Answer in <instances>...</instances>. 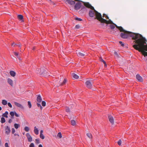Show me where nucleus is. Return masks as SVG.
Wrapping results in <instances>:
<instances>
[{
  "instance_id": "obj_1",
  "label": "nucleus",
  "mask_w": 147,
  "mask_h": 147,
  "mask_svg": "<svg viewBox=\"0 0 147 147\" xmlns=\"http://www.w3.org/2000/svg\"><path fill=\"white\" fill-rule=\"evenodd\" d=\"M114 25L121 32H123L120 34V36L121 37L125 39L127 38L129 36L131 37L133 39L135 40L134 42H135L136 44L133 45L134 48L136 50H141V49H139V47L143 48V42L146 41V39L144 38L143 37L141 34L127 31L124 30L122 27L118 26L115 24Z\"/></svg>"
},
{
  "instance_id": "obj_2",
  "label": "nucleus",
  "mask_w": 147,
  "mask_h": 147,
  "mask_svg": "<svg viewBox=\"0 0 147 147\" xmlns=\"http://www.w3.org/2000/svg\"><path fill=\"white\" fill-rule=\"evenodd\" d=\"M84 4L86 7L90 8L94 10V11L91 10H90L89 11V15L90 17H94V14H95L96 18L101 22L105 23L107 24H113V23L111 20L109 19V21H107V20L103 18L102 17V15L101 14L96 11L94 9V7L88 3H84Z\"/></svg>"
},
{
  "instance_id": "obj_3",
  "label": "nucleus",
  "mask_w": 147,
  "mask_h": 147,
  "mask_svg": "<svg viewBox=\"0 0 147 147\" xmlns=\"http://www.w3.org/2000/svg\"><path fill=\"white\" fill-rule=\"evenodd\" d=\"M146 41L147 40H146V41H143V46L142 49V48L139 47V49H141V50H137L141 52L143 55L144 56H147V52L144 51H147V44L146 45H145V44H146Z\"/></svg>"
},
{
  "instance_id": "obj_4",
  "label": "nucleus",
  "mask_w": 147,
  "mask_h": 147,
  "mask_svg": "<svg viewBox=\"0 0 147 147\" xmlns=\"http://www.w3.org/2000/svg\"><path fill=\"white\" fill-rule=\"evenodd\" d=\"M5 133L8 135L11 131L10 128L8 126H6L5 127Z\"/></svg>"
},
{
  "instance_id": "obj_5",
  "label": "nucleus",
  "mask_w": 147,
  "mask_h": 147,
  "mask_svg": "<svg viewBox=\"0 0 147 147\" xmlns=\"http://www.w3.org/2000/svg\"><path fill=\"white\" fill-rule=\"evenodd\" d=\"M81 6V4L80 2H77L75 4L74 6V9L76 10L79 9Z\"/></svg>"
},
{
  "instance_id": "obj_6",
  "label": "nucleus",
  "mask_w": 147,
  "mask_h": 147,
  "mask_svg": "<svg viewBox=\"0 0 147 147\" xmlns=\"http://www.w3.org/2000/svg\"><path fill=\"white\" fill-rule=\"evenodd\" d=\"M86 86L89 88H91L92 87V83L90 80H88L86 82Z\"/></svg>"
},
{
  "instance_id": "obj_7",
  "label": "nucleus",
  "mask_w": 147,
  "mask_h": 147,
  "mask_svg": "<svg viewBox=\"0 0 147 147\" xmlns=\"http://www.w3.org/2000/svg\"><path fill=\"white\" fill-rule=\"evenodd\" d=\"M26 136L28 142H31L32 141V138L29 133H27L26 134Z\"/></svg>"
},
{
  "instance_id": "obj_8",
  "label": "nucleus",
  "mask_w": 147,
  "mask_h": 147,
  "mask_svg": "<svg viewBox=\"0 0 147 147\" xmlns=\"http://www.w3.org/2000/svg\"><path fill=\"white\" fill-rule=\"evenodd\" d=\"M15 105L17 106V107L23 109H24V107L23 106L20 104L19 103L16 102H14Z\"/></svg>"
},
{
  "instance_id": "obj_9",
  "label": "nucleus",
  "mask_w": 147,
  "mask_h": 147,
  "mask_svg": "<svg viewBox=\"0 0 147 147\" xmlns=\"http://www.w3.org/2000/svg\"><path fill=\"white\" fill-rule=\"evenodd\" d=\"M108 118L111 123L112 124H113L114 123V121L113 117L111 115H109L108 116Z\"/></svg>"
},
{
  "instance_id": "obj_10",
  "label": "nucleus",
  "mask_w": 147,
  "mask_h": 147,
  "mask_svg": "<svg viewBox=\"0 0 147 147\" xmlns=\"http://www.w3.org/2000/svg\"><path fill=\"white\" fill-rule=\"evenodd\" d=\"M136 78L137 80L140 82H142L143 80L142 78L139 75L137 74L136 75Z\"/></svg>"
},
{
  "instance_id": "obj_11",
  "label": "nucleus",
  "mask_w": 147,
  "mask_h": 147,
  "mask_svg": "<svg viewBox=\"0 0 147 147\" xmlns=\"http://www.w3.org/2000/svg\"><path fill=\"white\" fill-rule=\"evenodd\" d=\"M40 71V69L37 68L36 71V72L37 74H39L40 75H42L44 73V71Z\"/></svg>"
},
{
  "instance_id": "obj_12",
  "label": "nucleus",
  "mask_w": 147,
  "mask_h": 147,
  "mask_svg": "<svg viewBox=\"0 0 147 147\" xmlns=\"http://www.w3.org/2000/svg\"><path fill=\"white\" fill-rule=\"evenodd\" d=\"M66 1L68 3H69L71 5H74L75 3V2L72 0H67Z\"/></svg>"
},
{
  "instance_id": "obj_13",
  "label": "nucleus",
  "mask_w": 147,
  "mask_h": 147,
  "mask_svg": "<svg viewBox=\"0 0 147 147\" xmlns=\"http://www.w3.org/2000/svg\"><path fill=\"white\" fill-rule=\"evenodd\" d=\"M42 98L39 95L37 97V101L38 102L40 103L42 101Z\"/></svg>"
},
{
  "instance_id": "obj_14",
  "label": "nucleus",
  "mask_w": 147,
  "mask_h": 147,
  "mask_svg": "<svg viewBox=\"0 0 147 147\" xmlns=\"http://www.w3.org/2000/svg\"><path fill=\"white\" fill-rule=\"evenodd\" d=\"M7 82L8 83L11 85V86H12L13 85V81L10 78H8L7 79Z\"/></svg>"
},
{
  "instance_id": "obj_15",
  "label": "nucleus",
  "mask_w": 147,
  "mask_h": 147,
  "mask_svg": "<svg viewBox=\"0 0 147 147\" xmlns=\"http://www.w3.org/2000/svg\"><path fill=\"white\" fill-rule=\"evenodd\" d=\"M34 133L36 135H38L39 133L38 130V129L37 128H36V126H35L34 127Z\"/></svg>"
},
{
  "instance_id": "obj_16",
  "label": "nucleus",
  "mask_w": 147,
  "mask_h": 147,
  "mask_svg": "<svg viewBox=\"0 0 147 147\" xmlns=\"http://www.w3.org/2000/svg\"><path fill=\"white\" fill-rule=\"evenodd\" d=\"M78 56L80 57H84L85 54H84L81 53L80 52H78L77 53Z\"/></svg>"
},
{
  "instance_id": "obj_17",
  "label": "nucleus",
  "mask_w": 147,
  "mask_h": 147,
  "mask_svg": "<svg viewBox=\"0 0 147 147\" xmlns=\"http://www.w3.org/2000/svg\"><path fill=\"white\" fill-rule=\"evenodd\" d=\"M9 73L11 76L12 77H14L16 75L15 72L13 71H10Z\"/></svg>"
},
{
  "instance_id": "obj_18",
  "label": "nucleus",
  "mask_w": 147,
  "mask_h": 147,
  "mask_svg": "<svg viewBox=\"0 0 147 147\" xmlns=\"http://www.w3.org/2000/svg\"><path fill=\"white\" fill-rule=\"evenodd\" d=\"M8 113L7 111H6L5 113H3L2 115V116L3 117H5L6 118H7L8 117Z\"/></svg>"
},
{
  "instance_id": "obj_19",
  "label": "nucleus",
  "mask_w": 147,
  "mask_h": 147,
  "mask_svg": "<svg viewBox=\"0 0 147 147\" xmlns=\"http://www.w3.org/2000/svg\"><path fill=\"white\" fill-rule=\"evenodd\" d=\"M87 136L90 139L92 138V136L91 134L90 133H87L86 134Z\"/></svg>"
},
{
  "instance_id": "obj_20",
  "label": "nucleus",
  "mask_w": 147,
  "mask_h": 147,
  "mask_svg": "<svg viewBox=\"0 0 147 147\" xmlns=\"http://www.w3.org/2000/svg\"><path fill=\"white\" fill-rule=\"evenodd\" d=\"M100 61L102 62L105 65V66H107V64L106 63V62L103 60L101 57L100 58Z\"/></svg>"
},
{
  "instance_id": "obj_21",
  "label": "nucleus",
  "mask_w": 147,
  "mask_h": 147,
  "mask_svg": "<svg viewBox=\"0 0 147 147\" xmlns=\"http://www.w3.org/2000/svg\"><path fill=\"white\" fill-rule=\"evenodd\" d=\"M7 101H6V100H2V103L3 105H5L7 104Z\"/></svg>"
},
{
  "instance_id": "obj_22",
  "label": "nucleus",
  "mask_w": 147,
  "mask_h": 147,
  "mask_svg": "<svg viewBox=\"0 0 147 147\" xmlns=\"http://www.w3.org/2000/svg\"><path fill=\"white\" fill-rule=\"evenodd\" d=\"M72 76L75 79H78L79 78V76L76 74L74 73L72 74Z\"/></svg>"
},
{
  "instance_id": "obj_23",
  "label": "nucleus",
  "mask_w": 147,
  "mask_h": 147,
  "mask_svg": "<svg viewBox=\"0 0 147 147\" xmlns=\"http://www.w3.org/2000/svg\"><path fill=\"white\" fill-rule=\"evenodd\" d=\"M10 114L11 116V118L12 119L13 118V116L15 115V113H14L13 111H11L10 113Z\"/></svg>"
},
{
  "instance_id": "obj_24",
  "label": "nucleus",
  "mask_w": 147,
  "mask_h": 147,
  "mask_svg": "<svg viewBox=\"0 0 147 147\" xmlns=\"http://www.w3.org/2000/svg\"><path fill=\"white\" fill-rule=\"evenodd\" d=\"M14 126L16 129H17L19 127H20V125L19 124L15 123L14 125Z\"/></svg>"
},
{
  "instance_id": "obj_25",
  "label": "nucleus",
  "mask_w": 147,
  "mask_h": 147,
  "mask_svg": "<svg viewBox=\"0 0 147 147\" xmlns=\"http://www.w3.org/2000/svg\"><path fill=\"white\" fill-rule=\"evenodd\" d=\"M18 17L20 20H22L23 19V16L21 15H19L18 16Z\"/></svg>"
},
{
  "instance_id": "obj_26",
  "label": "nucleus",
  "mask_w": 147,
  "mask_h": 147,
  "mask_svg": "<svg viewBox=\"0 0 147 147\" xmlns=\"http://www.w3.org/2000/svg\"><path fill=\"white\" fill-rule=\"evenodd\" d=\"M5 122V118L3 117H2L1 119V123H3Z\"/></svg>"
},
{
  "instance_id": "obj_27",
  "label": "nucleus",
  "mask_w": 147,
  "mask_h": 147,
  "mask_svg": "<svg viewBox=\"0 0 147 147\" xmlns=\"http://www.w3.org/2000/svg\"><path fill=\"white\" fill-rule=\"evenodd\" d=\"M67 82V80H66V79H65L63 81V82L62 83H61L60 82H59V84H60V85H63L64 84H65L66 82Z\"/></svg>"
},
{
  "instance_id": "obj_28",
  "label": "nucleus",
  "mask_w": 147,
  "mask_h": 147,
  "mask_svg": "<svg viewBox=\"0 0 147 147\" xmlns=\"http://www.w3.org/2000/svg\"><path fill=\"white\" fill-rule=\"evenodd\" d=\"M24 130L26 132H28L29 130V128L27 126H26L24 128Z\"/></svg>"
},
{
  "instance_id": "obj_29",
  "label": "nucleus",
  "mask_w": 147,
  "mask_h": 147,
  "mask_svg": "<svg viewBox=\"0 0 147 147\" xmlns=\"http://www.w3.org/2000/svg\"><path fill=\"white\" fill-rule=\"evenodd\" d=\"M71 125H74L76 124V122L74 120H71Z\"/></svg>"
},
{
  "instance_id": "obj_30",
  "label": "nucleus",
  "mask_w": 147,
  "mask_h": 147,
  "mask_svg": "<svg viewBox=\"0 0 147 147\" xmlns=\"http://www.w3.org/2000/svg\"><path fill=\"white\" fill-rule=\"evenodd\" d=\"M13 53H14V55L15 56H16L17 57H19V56H18L19 53H18L16 52H13Z\"/></svg>"
},
{
  "instance_id": "obj_31",
  "label": "nucleus",
  "mask_w": 147,
  "mask_h": 147,
  "mask_svg": "<svg viewBox=\"0 0 147 147\" xmlns=\"http://www.w3.org/2000/svg\"><path fill=\"white\" fill-rule=\"evenodd\" d=\"M37 106H38V107H40V109L42 110V106H41V105L39 104V103H37Z\"/></svg>"
},
{
  "instance_id": "obj_32",
  "label": "nucleus",
  "mask_w": 147,
  "mask_h": 147,
  "mask_svg": "<svg viewBox=\"0 0 147 147\" xmlns=\"http://www.w3.org/2000/svg\"><path fill=\"white\" fill-rule=\"evenodd\" d=\"M57 136L58 137H59L60 138H61L62 136L61 134V132H59L57 134Z\"/></svg>"
},
{
  "instance_id": "obj_33",
  "label": "nucleus",
  "mask_w": 147,
  "mask_h": 147,
  "mask_svg": "<svg viewBox=\"0 0 147 147\" xmlns=\"http://www.w3.org/2000/svg\"><path fill=\"white\" fill-rule=\"evenodd\" d=\"M40 138L42 139H43L45 138V136L43 134H40Z\"/></svg>"
},
{
  "instance_id": "obj_34",
  "label": "nucleus",
  "mask_w": 147,
  "mask_h": 147,
  "mask_svg": "<svg viewBox=\"0 0 147 147\" xmlns=\"http://www.w3.org/2000/svg\"><path fill=\"white\" fill-rule=\"evenodd\" d=\"M28 105L29 108H31L32 107V105L30 101H28Z\"/></svg>"
},
{
  "instance_id": "obj_35",
  "label": "nucleus",
  "mask_w": 147,
  "mask_h": 147,
  "mask_svg": "<svg viewBox=\"0 0 147 147\" xmlns=\"http://www.w3.org/2000/svg\"><path fill=\"white\" fill-rule=\"evenodd\" d=\"M75 20H78V21H82V20L80 18H75Z\"/></svg>"
},
{
  "instance_id": "obj_36",
  "label": "nucleus",
  "mask_w": 147,
  "mask_h": 147,
  "mask_svg": "<svg viewBox=\"0 0 147 147\" xmlns=\"http://www.w3.org/2000/svg\"><path fill=\"white\" fill-rule=\"evenodd\" d=\"M46 102L45 101H43L42 102V105L43 106H46Z\"/></svg>"
},
{
  "instance_id": "obj_37",
  "label": "nucleus",
  "mask_w": 147,
  "mask_h": 147,
  "mask_svg": "<svg viewBox=\"0 0 147 147\" xmlns=\"http://www.w3.org/2000/svg\"><path fill=\"white\" fill-rule=\"evenodd\" d=\"M117 143H118V144L119 146H121V140L120 139L119 140V141H118V142H117Z\"/></svg>"
},
{
  "instance_id": "obj_38",
  "label": "nucleus",
  "mask_w": 147,
  "mask_h": 147,
  "mask_svg": "<svg viewBox=\"0 0 147 147\" xmlns=\"http://www.w3.org/2000/svg\"><path fill=\"white\" fill-rule=\"evenodd\" d=\"M110 27L112 29H113L115 28V26L113 25H110Z\"/></svg>"
},
{
  "instance_id": "obj_39",
  "label": "nucleus",
  "mask_w": 147,
  "mask_h": 147,
  "mask_svg": "<svg viewBox=\"0 0 147 147\" xmlns=\"http://www.w3.org/2000/svg\"><path fill=\"white\" fill-rule=\"evenodd\" d=\"M66 111L67 113L70 112L69 109L68 107H66Z\"/></svg>"
},
{
  "instance_id": "obj_40",
  "label": "nucleus",
  "mask_w": 147,
  "mask_h": 147,
  "mask_svg": "<svg viewBox=\"0 0 147 147\" xmlns=\"http://www.w3.org/2000/svg\"><path fill=\"white\" fill-rule=\"evenodd\" d=\"M103 17H105L107 19H109V18L108 17V16L106 14H103Z\"/></svg>"
},
{
  "instance_id": "obj_41",
  "label": "nucleus",
  "mask_w": 147,
  "mask_h": 147,
  "mask_svg": "<svg viewBox=\"0 0 147 147\" xmlns=\"http://www.w3.org/2000/svg\"><path fill=\"white\" fill-rule=\"evenodd\" d=\"M35 141H36V143L37 144H39V143H40V141H39V139L38 138V139H36L35 140Z\"/></svg>"
},
{
  "instance_id": "obj_42",
  "label": "nucleus",
  "mask_w": 147,
  "mask_h": 147,
  "mask_svg": "<svg viewBox=\"0 0 147 147\" xmlns=\"http://www.w3.org/2000/svg\"><path fill=\"white\" fill-rule=\"evenodd\" d=\"M29 147H34V144L33 143H31L29 145Z\"/></svg>"
},
{
  "instance_id": "obj_43",
  "label": "nucleus",
  "mask_w": 147,
  "mask_h": 147,
  "mask_svg": "<svg viewBox=\"0 0 147 147\" xmlns=\"http://www.w3.org/2000/svg\"><path fill=\"white\" fill-rule=\"evenodd\" d=\"M119 43L120 45H121L122 47H124V44L122 43V42L120 41L119 42Z\"/></svg>"
},
{
  "instance_id": "obj_44",
  "label": "nucleus",
  "mask_w": 147,
  "mask_h": 147,
  "mask_svg": "<svg viewBox=\"0 0 147 147\" xmlns=\"http://www.w3.org/2000/svg\"><path fill=\"white\" fill-rule=\"evenodd\" d=\"M18 45L19 47H20L21 46V45L20 44L17 45V44H16L15 43H12V44L11 45H12V46H13V45Z\"/></svg>"
},
{
  "instance_id": "obj_45",
  "label": "nucleus",
  "mask_w": 147,
  "mask_h": 147,
  "mask_svg": "<svg viewBox=\"0 0 147 147\" xmlns=\"http://www.w3.org/2000/svg\"><path fill=\"white\" fill-rule=\"evenodd\" d=\"M8 105L10 108L12 107V106L10 102H8Z\"/></svg>"
},
{
  "instance_id": "obj_46",
  "label": "nucleus",
  "mask_w": 147,
  "mask_h": 147,
  "mask_svg": "<svg viewBox=\"0 0 147 147\" xmlns=\"http://www.w3.org/2000/svg\"><path fill=\"white\" fill-rule=\"evenodd\" d=\"M15 132V130L14 128H12V134H13Z\"/></svg>"
},
{
  "instance_id": "obj_47",
  "label": "nucleus",
  "mask_w": 147,
  "mask_h": 147,
  "mask_svg": "<svg viewBox=\"0 0 147 147\" xmlns=\"http://www.w3.org/2000/svg\"><path fill=\"white\" fill-rule=\"evenodd\" d=\"M14 115L16 117H19V115L18 114H17V113H16V112H15V115Z\"/></svg>"
},
{
  "instance_id": "obj_48",
  "label": "nucleus",
  "mask_w": 147,
  "mask_h": 147,
  "mask_svg": "<svg viewBox=\"0 0 147 147\" xmlns=\"http://www.w3.org/2000/svg\"><path fill=\"white\" fill-rule=\"evenodd\" d=\"M5 147H9L7 143V142L5 144Z\"/></svg>"
},
{
  "instance_id": "obj_49",
  "label": "nucleus",
  "mask_w": 147,
  "mask_h": 147,
  "mask_svg": "<svg viewBox=\"0 0 147 147\" xmlns=\"http://www.w3.org/2000/svg\"><path fill=\"white\" fill-rule=\"evenodd\" d=\"M75 27L76 28L78 29L80 28V26L79 25H76V26Z\"/></svg>"
},
{
  "instance_id": "obj_50",
  "label": "nucleus",
  "mask_w": 147,
  "mask_h": 147,
  "mask_svg": "<svg viewBox=\"0 0 147 147\" xmlns=\"http://www.w3.org/2000/svg\"><path fill=\"white\" fill-rule=\"evenodd\" d=\"M114 54L115 56H117V57H118V55L117 52H115Z\"/></svg>"
},
{
  "instance_id": "obj_51",
  "label": "nucleus",
  "mask_w": 147,
  "mask_h": 147,
  "mask_svg": "<svg viewBox=\"0 0 147 147\" xmlns=\"http://www.w3.org/2000/svg\"><path fill=\"white\" fill-rule=\"evenodd\" d=\"M40 71H44V73L45 72V69L43 68H42V69H40Z\"/></svg>"
},
{
  "instance_id": "obj_52",
  "label": "nucleus",
  "mask_w": 147,
  "mask_h": 147,
  "mask_svg": "<svg viewBox=\"0 0 147 147\" xmlns=\"http://www.w3.org/2000/svg\"><path fill=\"white\" fill-rule=\"evenodd\" d=\"M12 120L11 119H9V121H8V122L9 123H11V122H12Z\"/></svg>"
},
{
  "instance_id": "obj_53",
  "label": "nucleus",
  "mask_w": 147,
  "mask_h": 147,
  "mask_svg": "<svg viewBox=\"0 0 147 147\" xmlns=\"http://www.w3.org/2000/svg\"><path fill=\"white\" fill-rule=\"evenodd\" d=\"M43 132V131L42 130H41L40 131V134H42V133Z\"/></svg>"
},
{
  "instance_id": "obj_54",
  "label": "nucleus",
  "mask_w": 147,
  "mask_h": 147,
  "mask_svg": "<svg viewBox=\"0 0 147 147\" xmlns=\"http://www.w3.org/2000/svg\"><path fill=\"white\" fill-rule=\"evenodd\" d=\"M14 135L15 136H19V135L18 134H14Z\"/></svg>"
},
{
  "instance_id": "obj_55",
  "label": "nucleus",
  "mask_w": 147,
  "mask_h": 147,
  "mask_svg": "<svg viewBox=\"0 0 147 147\" xmlns=\"http://www.w3.org/2000/svg\"><path fill=\"white\" fill-rule=\"evenodd\" d=\"M38 147H43L41 144H39L38 146Z\"/></svg>"
},
{
  "instance_id": "obj_56",
  "label": "nucleus",
  "mask_w": 147,
  "mask_h": 147,
  "mask_svg": "<svg viewBox=\"0 0 147 147\" xmlns=\"http://www.w3.org/2000/svg\"><path fill=\"white\" fill-rule=\"evenodd\" d=\"M18 59H19V60H21V59L20 58V57H18Z\"/></svg>"
},
{
  "instance_id": "obj_57",
  "label": "nucleus",
  "mask_w": 147,
  "mask_h": 147,
  "mask_svg": "<svg viewBox=\"0 0 147 147\" xmlns=\"http://www.w3.org/2000/svg\"><path fill=\"white\" fill-rule=\"evenodd\" d=\"M1 109H2V108H1V107H0V110H1Z\"/></svg>"
},
{
  "instance_id": "obj_58",
  "label": "nucleus",
  "mask_w": 147,
  "mask_h": 147,
  "mask_svg": "<svg viewBox=\"0 0 147 147\" xmlns=\"http://www.w3.org/2000/svg\"><path fill=\"white\" fill-rule=\"evenodd\" d=\"M13 57H14V56H13V57H12V58H13Z\"/></svg>"
},
{
  "instance_id": "obj_59",
  "label": "nucleus",
  "mask_w": 147,
  "mask_h": 147,
  "mask_svg": "<svg viewBox=\"0 0 147 147\" xmlns=\"http://www.w3.org/2000/svg\"><path fill=\"white\" fill-rule=\"evenodd\" d=\"M13 57H14V56H13V57H12V58H13Z\"/></svg>"
},
{
  "instance_id": "obj_60",
  "label": "nucleus",
  "mask_w": 147,
  "mask_h": 147,
  "mask_svg": "<svg viewBox=\"0 0 147 147\" xmlns=\"http://www.w3.org/2000/svg\"><path fill=\"white\" fill-rule=\"evenodd\" d=\"M13 57H14V56H13V57H12V58H13Z\"/></svg>"
},
{
  "instance_id": "obj_61",
  "label": "nucleus",
  "mask_w": 147,
  "mask_h": 147,
  "mask_svg": "<svg viewBox=\"0 0 147 147\" xmlns=\"http://www.w3.org/2000/svg\"><path fill=\"white\" fill-rule=\"evenodd\" d=\"M76 0V1H78V0Z\"/></svg>"
}]
</instances>
